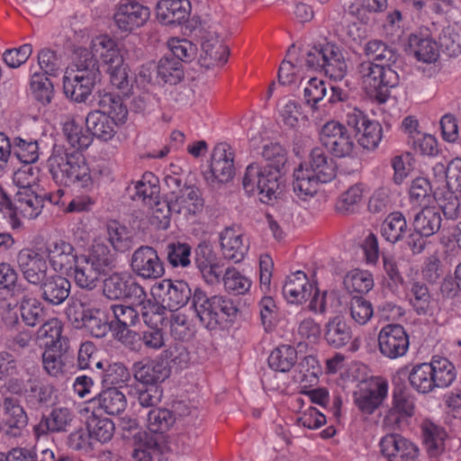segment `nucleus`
<instances>
[{
  "mask_svg": "<svg viewBox=\"0 0 461 461\" xmlns=\"http://www.w3.org/2000/svg\"><path fill=\"white\" fill-rule=\"evenodd\" d=\"M85 257L104 275L115 267V256L103 241L95 240L88 254Z\"/></svg>",
  "mask_w": 461,
  "mask_h": 461,
  "instance_id": "37998d69",
  "label": "nucleus"
},
{
  "mask_svg": "<svg viewBox=\"0 0 461 461\" xmlns=\"http://www.w3.org/2000/svg\"><path fill=\"white\" fill-rule=\"evenodd\" d=\"M343 284L349 293L365 294L372 289L374 281L369 273L355 270L345 276Z\"/></svg>",
  "mask_w": 461,
  "mask_h": 461,
  "instance_id": "e2e57ef3",
  "label": "nucleus"
},
{
  "mask_svg": "<svg viewBox=\"0 0 461 461\" xmlns=\"http://www.w3.org/2000/svg\"><path fill=\"white\" fill-rule=\"evenodd\" d=\"M438 50L449 57L461 54V37L451 26L445 27L438 37Z\"/></svg>",
  "mask_w": 461,
  "mask_h": 461,
  "instance_id": "69168bd1",
  "label": "nucleus"
},
{
  "mask_svg": "<svg viewBox=\"0 0 461 461\" xmlns=\"http://www.w3.org/2000/svg\"><path fill=\"white\" fill-rule=\"evenodd\" d=\"M423 444L429 456H439L445 448L447 432L445 429L430 421L422 424Z\"/></svg>",
  "mask_w": 461,
  "mask_h": 461,
  "instance_id": "4c0bfd02",
  "label": "nucleus"
},
{
  "mask_svg": "<svg viewBox=\"0 0 461 461\" xmlns=\"http://www.w3.org/2000/svg\"><path fill=\"white\" fill-rule=\"evenodd\" d=\"M39 338L46 339L45 348H54L59 352H67L68 339L62 336V324L58 318L45 321L38 330Z\"/></svg>",
  "mask_w": 461,
  "mask_h": 461,
  "instance_id": "72a5a7b5",
  "label": "nucleus"
},
{
  "mask_svg": "<svg viewBox=\"0 0 461 461\" xmlns=\"http://www.w3.org/2000/svg\"><path fill=\"white\" fill-rule=\"evenodd\" d=\"M13 181L19 188L14 195L16 213L22 222V219L34 220L42 212L45 202L58 203L54 194L46 192L39 184L28 180H23L14 175Z\"/></svg>",
  "mask_w": 461,
  "mask_h": 461,
  "instance_id": "39448f33",
  "label": "nucleus"
},
{
  "mask_svg": "<svg viewBox=\"0 0 461 461\" xmlns=\"http://www.w3.org/2000/svg\"><path fill=\"white\" fill-rule=\"evenodd\" d=\"M119 122L98 111L89 113L86 118V125L92 135L102 140H111L115 133V127Z\"/></svg>",
  "mask_w": 461,
  "mask_h": 461,
  "instance_id": "7c9ffc66",
  "label": "nucleus"
},
{
  "mask_svg": "<svg viewBox=\"0 0 461 461\" xmlns=\"http://www.w3.org/2000/svg\"><path fill=\"white\" fill-rule=\"evenodd\" d=\"M73 420V414L68 408L53 409L49 415H43L40 422L34 427L35 433L44 435L67 431Z\"/></svg>",
  "mask_w": 461,
  "mask_h": 461,
  "instance_id": "bb28decb",
  "label": "nucleus"
},
{
  "mask_svg": "<svg viewBox=\"0 0 461 461\" xmlns=\"http://www.w3.org/2000/svg\"><path fill=\"white\" fill-rule=\"evenodd\" d=\"M17 264L23 278L31 285H38L48 276L47 260L33 249H22L17 255Z\"/></svg>",
  "mask_w": 461,
  "mask_h": 461,
  "instance_id": "2eb2a0df",
  "label": "nucleus"
},
{
  "mask_svg": "<svg viewBox=\"0 0 461 461\" xmlns=\"http://www.w3.org/2000/svg\"><path fill=\"white\" fill-rule=\"evenodd\" d=\"M86 428L92 437L100 442L109 441L114 433V424L108 418L92 413L86 420Z\"/></svg>",
  "mask_w": 461,
  "mask_h": 461,
  "instance_id": "6e6d98bb",
  "label": "nucleus"
},
{
  "mask_svg": "<svg viewBox=\"0 0 461 461\" xmlns=\"http://www.w3.org/2000/svg\"><path fill=\"white\" fill-rule=\"evenodd\" d=\"M387 393L386 382L374 383L355 392L354 402L363 413L371 414L382 404Z\"/></svg>",
  "mask_w": 461,
  "mask_h": 461,
  "instance_id": "aec40b11",
  "label": "nucleus"
},
{
  "mask_svg": "<svg viewBox=\"0 0 461 461\" xmlns=\"http://www.w3.org/2000/svg\"><path fill=\"white\" fill-rule=\"evenodd\" d=\"M131 271L145 280H155L165 274L164 263L151 246H140L131 255Z\"/></svg>",
  "mask_w": 461,
  "mask_h": 461,
  "instance_id": "6e6552de",
  "label": "nucleus"
},
{
  "mask_svg": "<svg viewBox=\"0 0 461 461\" xmlns=\"http://www.w3.org/2000/svg\"><path fill=\"white\" fill-rule=\"evenodd\" d=\"M203 207L204 202L199 190L190 187L180 189V194L176 195L173 201L174 213L180 214L186 220L200 214Z\"/></svg>",
  "mask_w": 461,
  "mask_h": 461,
  "instance_id": "4be33fe9",
  "label": "nucleus"
},
{
  "mask_svg": "<svg viewBox=\"0 0 461 461\" xmlns=\"http://www.w3.org/2000/svg\"><path fill=\"white\" fill-rule=\"evenodd\" d=\"M415 398L403 384H397L393 392L392 407L384 417V424L393 429L401 428L414 414Z\"/></svg>",
  "mask_w": 461,
  "mask_h": 461,
  "instance_id": "9d476101",
  "label": "nucleus"
},
{
  "mask_svg": "<svg viewBox=\"0 0 461 461\" xmlns=\"http://www.w3.org/2000/svg\"><path fill=\"white\" fill-rule=\"evenodd\" d=\"M72 268H74L76 285L87 291L94 290L97 286L100 275H104L95 266H92L85 255L78 257Z\"/></svg>",
  "mask_w": 461,
  "mask_h": 461,
  "instance_id": "c756f323",
  "label": "nucleus"
},
{
  "mask_svg": "<svg viewBox=\"0 0 461 461\" xmlns=\"http://www.w3.org/2000/svg\"><path fill=\"white\" fill-rule=\"evenodd\" d=\"M407 230V222L400 212L390 213L381 226V234L391 243L400 240Z\"/></svg>",
  "mask_w": 461,
  "mask_h": 461,
  "instance_id": "49530a36",
  "label": "nucleus"
},
{
  "mask_svg": "<svg viewBox=\"0 0 461 461\" xmlns=\"http://www.w3.org/2000/svg\"><path fill=\"white\" fill-rule=\"evenodd\" d=\"M409 337L400 324H388L378 335L380 353L390 359H395L406 354L409 348Z\"/></svg>",
  "mask_w": 461,
  "mask_h": 461,
  "instance_id": "9b49d317",
  "label": "nucleus"
},
{
  "mask_svg": "<svg viewBox=\"0 0 461 461\" xmlns=\"http://www.w3.org/2000/svg\"><path fill=\"white\" fill-rule=\"evenodd\" d=\"M38 64L44 76L58 77L64 66L59 54L50 49H42L38 53Z\"/></svg>",
  "mask_w": 461,
  "mask_h": 461,
  "instance_id": "bf43d9fd",
  "label": "nucleus"
},
{
  "mask_svg": "<svg viewBox=\"0 0 461 461\" xmlns=\"http://www.w3.org/2000/svg\"><path fill=\"white\" fill-rule=\"evenodd\" d=\"M409 45L411 51L420 61L432 63L438 57V45L429 37L412 34L409 39Z\"/></svg>",
  "mask_w": 461,
  "mask_h": 461,
  "instance_id": "ea45409f",
  "label": "nucleus"
},
{
  "mask_svg": "<svg viewBox=\"0 0 461 461\" xmlns=\"http://www.w3.org/2000/svg\"><path fill=\"white\" fill-rule=\"evenodd\" d=\"M312 285L303 271H297L286 277L283 285V295L290 303H303L312 294Z\"/></svg>",
  "mask_w": 461,
  "mask_h": 461,
  "instance_id": "a878e982",
  "label": "nucleus"
},
{
  "mask_svg": "<svg viewBox=\"0 0 461 461\" xmlns=\"http://www.w3.org/2000/svg\"><path fill=\"white\" fill-rule=\"evenodd\" d=\"M75 67V71L64 76L63 90L67 97L82 103L92 93L99 77V67L97 60L86 49L77 51Z\"/></svg>",
  "mask_w": 461,
  "mask_h": 461,
  "instance_id": "f257e3e1",
  "label": "nucleus"
},
{
  "mask_svg": "<svg viewBox=\"0 0 461 461\" xmlns=\"http://www.w3.org/2000/svg\"><path fill=\"white\" fill-rule=\"evenodd\" d=\"M103 294L110 300H125L132 303L141 302L147 294L144 288L135 280L113 273L103 282Z\"/></svg>",
  "mask_w": 461,
  "mask_h": 461,
  "instance_id": "0eeeda50",
  "label": "nucleus"
},
{
  "mask_svg": "<svg viewBox=\"0 0 461 461\" xmlns=\"http://www.w3.org/2000/svg\"><path fill=\"white\" fill-rule=\"evenodd\" d=\"M356 135L364 149H372L377 147L382 139V127L378 122L368 120Z\"/></svg>",
  "mask_w": 461,
  "mask_h": 461,
  "instance_id": "0e129e2a",
  "label": "nucleus"
},
{
  "mask_svg": "<svg viewBox=\"0 0 461 461\" xmlns=\"http://www.w3.org/2000/svg\"><path fill=\"white\" fill-rule=\"evenodd\" d=\"M351 338V329L342 316H334L326 323L325 339L333 348H339L347 345Z\"/></svg>",
  "mask_w": 461,
  "mask_h": 461,
  "instance_id": "c9c22d12",
  "label": "nucleus"
},
{
  "mask_svg": "<svg viewBox=\"0 0 461 461\" xmlns=\"http://www.w3.org/2000/svg\"><path fill=\"white\" fill-rule=\"evenodd\" d=\"M308 68L323 71L335 80H341L348 72V65L342 50L331 42L314 45L305 53Z\"/></svg>",
  "mask_w": 461,
  "mask_h": 461,
  "instance_id": "423d86ee",
  "label": "nucleus"
},
{
  "mask_svg": "<svg viewBox=\"0 0 461 461\" xmlns=\"http://www.w3.org/2000/svg\"><path fill=\"white\" fill-rule=\"evenodd\" d=\"M202 51L204 60L208 59V65L224 64L227 61L229 50L221 43L218 37L209 36L202 42Z\"/></svg>",
  "mask_w": 461,
  "mask_h": 461,
  "instance_id": "864d4df0",
  "label": "nucleus"
},
{
  "mask_svg": "<svg viewBox=\"0 0 461 461\" xmlns=\"http://www.w3.org/2000/svg\"><path fill=\"white\" fill-rule=\"evenodd\" d=\"M396 68L364 60L357 64L356 74L368 95L379 104H384L390 95V90L399 84Z\"/></svg>",
  "mask_w": 461,
  "mask_h": 461,
  "instance_id": "7ed1b4c3",
  "label": "nucleus"
},
{
  "mask_svg": "<svg viewBox=\"0 0 461 461\" xmlns=\"http://www.w3.org/2000/svg\"><path fill=\"white\" fill-rule=\"evenodd\" d=\"M55 388L49 384L29 380V389L24 392V401L29 409L40 410L52 402Z\"/></svg>",
  "mask_w": 461,
  "mask_h": 461,
  "instance_id": "2f4dec72",
  "label": "nucleus"
},
{
  "mask_svg": "<svg viewBox=\"0 0 461 461\" xmlns=\"http://www.w3.org/2000/svg\"><path fill=\"white\" fill-rule=\"evenodd\" d=\"M93 56H99L106 68H116L124 64L121 50L117 42L107 35L96 37L92 41Z\"/></svg>",
  "mask_w": 461,
  "mask_h": 461,
  "instance_id": "b1692460",
  "label": "nucleus"
},
{
  "mask_svg": "<svg viewBox=\"0 0 461 461\" xmlns=\"http://www.w3.org/2000/svg\"><path fill=\"white\" fill-rule=\"evenodd\" d=\"M335 175H297L293 181V189L303 200L317 194L320 184L331 182Z\"/></svg>",
  "mask_w": 461,
  "mask_h": 461,
  "instance_id": "e433bc0d",
  "label": "nucleus"
},
{
  "mask_svg": "<svg viewBox=\"0 0 461 461\" xmlns=\"http://www.w3.org/2000/svg\"><path fill=\"white\" fill-rule=\"evenodd\" d=\"M45 253L53 269L60 272L72 269L79 257L75 254L74 247L62 240L48 243Z\"/></svg>",
  "mask_w": 461,
  "mask_h": 461,
  "instance_id": "412c9836",
  "label": "nucleus"
},
{
  "mask_svg": "<svg viewBox=\"0 0 461 461\" xmlns=\"http://www.w3.org/2000/svg\"><path fill=\"white\" fill-rule=\"evenodd\" d=\"M364 52L366 56H371L375 60L380 61L382 65L399 68L402 64L400 55L393 48L378 40L366 43Z\"/></svg>",
  "mask_w": 461,
  "mask_h": 461,
  "instance_id": "a19ab883",
  "label": "nucleus"
},
{
  "mask_svg": "<svg viewBox=\"0 0 461 461\" xmlns=\"http://www.w3.org/2000/svg\"><path fill=\"white\" fill-rule=\"evenodd\" d=\"M63 131L68 142L77 150L87 149L93 141V137L87 128L84 129L74 120L64 123Z\"/></svg>",
  "mask_w": 461,
  "mask_h": 461,
  "instance_id": "09e8293b",
  "label": "nucleus"
},
{
  "mask_svg": "<svg viewBox=\"0 0 461 461\" xmlns=\"http://www.w3.org/2000/svg\"><path fill=\"white\" fill-rule=\"evenodd\" d=\"M99 113L109 115L119 123H123L127 118L128 110L122 98L112 93H104L99 95Z\"/></svg>",
  "mask_w": 461,
  "mask_h": 461,
  "instance_id": "c03bdc74",
  "label": "nucleus"
},
{
  "mask_svg": "<svg viewBox=\"0 0 461 461\" xmlns=\"http://www.w3.org/2000/svg\"><path fill=\"white\" fill-rule=\"evenodd\" d=\"M154 288L157 295L170 310L185 306L193 296L188 284L183 280L164 279Z\"/></svg>",
  "mask_w": 461,
  "mask_h": 461,
  "instance_id": "dca6fc26",
  "label": "nucleus"
},
{
  "mask_svg": "<svg viewBox=\"0 0 461 461\" xmlns=\"http://www.w3.org/2000/svg\"><path fill=\"white\" fill-rule=\"evenodd\" d=\"M199 321L208 330H215L223 321H232L238 308L232 301L221 295L209 296L201 288H195L190 301Z\"/></svg>",
  "mask_w": 461,
  "mask_h": 461,
  "instance_id": "f03ea898",
  "label": "nucleus"
},
{
  "mask_svg": "<svg viewBox=\"0 0 461 461\" xmlns=\"http://www.w3.org/2000/svg\"><path fill=\"white\" fill-rule=\"evenodd\" d=\"M320 140L329 151L339 158L349 155L354 147L346 127L335 121L329 122L322 127Z\"/></svg>",
  "mask_w": 461,
  "mask_h": 461,
  "instance_id": "f8f14e48",
  "label": "nucleus"
},
{
  "mask_svg": "<svg viewBox=\"0 0 461 461\" xmlns=\"http://www.w3.org/2000/svg\"><path fill=\"white\" fill-rule=\"evenodd\" d=\"M93 56H99L106 68H116L124 64L121 50L117 42L107 35L96 37L92 41Z\"/></svg>",
  "mask_w": 461,
  "mask_h": 461,
  "instance_id": "393cba45",
  "label": "nucleus"
},
{
  "mask_svg": "<svg viewBox=\"0 0 461 461\" xmlns=\"http://www.w3.org/2000/svg\"><path fill=\"white\" fill-rule=\"evenodd\" d=\"M297 360L296 349L288 345L275 348L268 357L269 366L278 372L285 373L294 366Z\"/></svg>",
  "mask_w": 461,
  "mask_h": 461,
  "instance_id": "a18cd8bd",
  "label": "nucleus"
},
{
  "mask_svg": "<svg viewBox=\"0 0 461 461\" xmlns=\"http://www.w3.org/2000/svg\"><path fill=\"white\" fill-rule=\"evenodd\" d=\"M220 241L221 255L229 261L239 263L248 252L249 245L243 243L242 235L231 228H226L220 233Z\"/></svg>",
  "mask_w": 461,
  "mask_h": 461,
  "instance_id": "cd10ccee",
  "label": "nucleus"
},
{
  "mask_svg": "<svg viewBox=\"0 0 461 461\" xmlns=\"http://www.w3.org/2000/svg\"><path fill=\"white\" fill-rule=\"evenodd\" d=\"M184 77L182 63L174 58L164 57L157 66V78L164 83L176 85Z\"/></svg>",
  "mask_w": 461,
  "mask_h": 461,
  "instance_id": "3c124183",
  "label": "nucleus"
},
{
  "mask_svg": "<svg viewBox=\"0 0 461 461\" xmlns=\"http://www.w3.org/2000/svg\"><path fill=\"white\" fill-rule=\"evenodd\" d=\"M379 445L387 461H416L418 457V447L400 434L385 435Z\"/></svg>",
  "mask_w": 461,
  "mask_h": 461,
  "instance_id": "4468645a",
  "label": "nucleus"
},
{
  "mask_svg": "<svg viewBox=\"0 0 461 461\" xmlns=\"http://www.w3.org/2000/svg\"><path fill=\"white\" fill-rule=\"evenodd\" d=\"M4 423L7 427L6 433L18 437L28 425V415L22 406L20 400L12 396L5 397L2 401Z\"/></svg>",
  "mask_w": 461,
  "mask_h": 461,
  "instance_id": "6ab92c4d",
  "label": "nucleus"
},
{
  "mask_svg": "<svg viewBox=\"0 0 461 461\" xmlns=\"http://www.w3.org/2000/svg\"><path fill=\"white\" fill-rule=\"evenodd\" d=\"M132 373L142 385L158 384L170 375V366L163 359H144L133 364Z\"/></svg>",
  "mask_w": 461,
  "mask_h": 461,
  "instance_id": "a211bd4d",
  "label": "nucleus"
},
{
  "mask_svg": "<svg viewBox=\"0 0 461 461\" xmlns=\"http://www.w3.org/2000/svg\"><path fill=\"white\" fill-rule=\"evenodd\" d=\"M9 461H56L50 449L38 451L35 447H15L9 452ZM59 461H73L68 456L60 457Z\"/></svg>",
  "mask_w": 461,
  "mask_h": 461,
  "instance_id": "603ef678",
  "label": "nucleus"
},
{
  "mask_svg": "<svg viewBox=\"0 0 461 461\" xmlns=\"http://www.w3.org/2000/svg\"><path fill=\"white\" fill-rule=\"evenodd\" d=\"M149 14V9L136 0H120L114 21L122 31L131 32L144 25Z\"/></svg>",
  "mask_w": 461,
  "mask_h": 461,
  "instance_id": "ddd939ff",
  "label": "nucleus"
},
{
  "mask_svg": "<svg viewBox=\"0 0 461 461\" xmlns=\"http://www.w3.org/2000/svg\"><path fill=\"white\" fill-rule=\"evenodd\" d=\"M31 90L34 98L42 104H50L54 96L52 82L41 72L32 75Z\"/></svg>",
  "mask_w": 461,
  "mask_h": 461,
  "instance_id": "4d7b16f0",
  "label": "nucleus"
},
{
  "mask_svg": "<svg viewBox=\"0 0 461 461\" xmlns=\"http://www.w3.org/2000/svg\"><path fill=\"white\" fill-rule=\"evenodd\" d=\"M262 156L267 161V167H269V172L274 170L280 173L285 168L286 163V151L279 143H269L264 146Z\"/></svg>",
  "mask_w": 461,
  "mask_h": 461,
  "instance_id": "13d9d810",
  "label": "nucleus"
},
{
  "mask_svg": "<svg viewBox=\"0 0 461 461\" xmlns=\"http://www.w3.org/2000/svg\"><path fill=\"white\" fill-rule=\"evenodd\" d=\"M455 378V367L447 358L415 365L408 375L411 386L423 394L449 386Z\"/></svg>",
  "mask_w": 461,
  "mask_h": 461,
  "instance_id": "20e7f679",
  "label": "nucleus"
},
{
  "mask_svg": "<svg viewBox=\"0 0 461 461\" xmlns=\"http://www.w3.org/2000/svg\"><path fill=\"white\" fill-rule=\"evenodd\" d=\"M413 229L425 237L437 233L442 226L439 209L434 206L423 207L413 219Z\"/></svg>",
  "mask_w": 461,
  "mask_h": 461,
  "instance_id": "f704fd0d",
  "label": "nucleus"
},
{
  "mask_svg": "<svg viewBox=\"0 0 461 461\" xmlns=\"http://www.w3.org/2000/svg\"><path fill=\"white\" fill-rule=\"evenodd\" d=\"M93 401L109 415H118L127 405L125 395L116 387L102 391Z\"/></svg>",
  "mask_w": 461,
  "mask_h": 461,
  "instance_id": "58836bf2",
  "label": "nucleus"
},
{
  "mask_svg": "<svg viewBox=\"0 0 461 461\" xmlns=\"http://www.w3.org/2000/svg\"><path fill=\"white\" fill-rule=\"evenodd\" d=\"M166 252L167 261L175 267H185L191 263V247L187 243L171 242L167 245Z\"/></svg>",
  "mask_w": 461,
  "mask_h": 461,
  "instance_id": "338daca9",
  "label": "nucleus"
},
{
  "mask_svg": "<svg viewBox=\"0 0 461 461\" xmlns=\"http://www.w3.org/2000/svg\"><path fill=\"white\" fill-rule=\"evenodd\" d=\"M221 281L223 282L225 290L233 294H244L251 285L250 280L234 267H228L224 275L221 276Z\"/></svg>",
  "mask_w": 461,
  "mask_h": 461,
  "instance_id": "052dcab7",
  "label": "nucleus"
},
{
  "mask_svg": "<svg viewBox=\"0 0 461 461\" xmlns=\"http://www.w3.org/2000/svg\"><path fill=\"white\" fill-rule=\"evenodd\" d=\"M107 240L115 251L123 253L132 248V239L126 227L117 221H108L106 224Z\"/></svg>",
  "mask_w": 461,
  "mask_h": 461,
  "instance_id": "8fccbe9b",
  "label": "nucleus"
},
{
  "mask_svg": "<svg viewBox=\"0 0 461 461\" xmlns=\"http://www.w3.org/2000/svg\"><path fill=\"white\" fill-rule=\"evenodd\" d=\"M115 321L113 322V329H128L136 325L140 321V313L132 306L116 304L111 306Z\"/></svg>",
  "mask_w": 461,
  "mask_h": 461,
  "instance_id": "680f3d73",
  "label": "nucleus"
},
{
  "mask_svg": "<svg viewBox=\"0 0 461 461\" xmlns=\"http://www.w3.org/2000/svg\"><path fill=\"white\" fill-rule=\"evenodd\" d=\"M23 321L27 326L34 327L44 321L45 310L41 302L24 293L19 303Z\"/></svg>",
  "mask_w": 461,
  "mask_h": 461,
  "instance_id": "79ce46f5",
  "label": "nucleus"
},
{
  "mask_svg": "<svg viewBox=\"0 0 461 461\" xmlns=\"http://www.w3.org/2000/svg\"><path fill=\"white\" fill-rule=\"evenodd\" d=\"M137 401L142 408L154 409L161 402L163 390L159 384L142 385L136 390Z\"/></svg>",
  "mask_w": 461,
  "mask_h": 461,
  "instance_id": "774afa93",
  "label": "nucleus"
},
{
  "mask_svg": "<svg viewBox=\"0 0 461 461\" xmlns=\"http://www.w3.org/2000/svg\"><path fill=\"white\" fill-rule=\"evenodd\" d=\"M194 263L203 279L209 285L221 283V258L209 241L200 242L194 250Z\"/></svg>",
  "mask_w": 461,
  "mask_h": 461,
  "instance_id": "1a4fd4ad",
  "label": "nucleus"
},
{
  "mask_svg": "<svg viewBox=\"0 0 461 461\" xmlns=\"http://www.w3.org/2000/svg\"><path fill=\"white\" fill-rule=\"evenodd\" d=\"M39 287L40 298L49 306H59L64 303L71 293V282L62 275L48 276Z\"/></svg>",
  "mask_w": 461,
  "mask_h": 461,
  "instance_id": "f3484780",
  "label": "nucleus"
},
{
  "mask_svg": "<svg viewBox=\"0 0 461 461\" xmlns=\"http://www.w3.org/2000/svg\"><path fill=\"white\" fill-rule=\"evenodd\" d=\"M113 322L109 323L104 314L99 309H89L82 328L93 337L102 339L109 330L113 331Z\"/></svg>",
  "mask_w": 461,
  "mask_h": 461,
  "instance_id": "5fc2aeb1",
  "label": "nucleus"
},
{
  "mask_svg": "<svg viewBox=\"0 0 461 461\" xmlns=\"http://www.w3.org/2000/svg\"><path fill=\"white\" fill-rule=\"evenodd\" d=\"M190 11L188 0H159L156 7L157 19L164 25L179 24Z\"/></svg>",
  "mask_w": 461,
  "mask_h": 461,
  "instance_id": "5701e85b",
  "label": "nucleus"
},
{
  "mask_svg": "<svg viewBox=\"0 0 461 461\" xmlns=\"http://www.w3.org/2000/svg\"><path fill=\"white\" fill-rule=\"evenodd\" d=\"M211 173H232L240 170L234 163V149L226 142L217 143L212 149L210 163Z\"/></svg>",
  "mask_w": 461,
  "mask_h": 461,
  "instance_id": "473e14b6",
  "label": "nucleus"
},
{
  "mask_svg": "<svg viewBox=\"0 0 461 461\" xmlns=\"http://www.w3.org/2000/svg\"><path fill=\"white\" fill-rule=\"evenodd\" d=\"M147 427L153 433L167 431L176 422L173 411L166 408L150 409L146 413Z\"/></svg>",
  "mask_w": 461,
  "mask_h": 461,
  "instance_id": "de8ad7c7",
  "label": "nucleus"
},
{
  "mask_svg": "<svg viewBox=\"0 0 461 461\" xmlns=\"http://www.w3.org/2000/svg\"><path fill=\"white\" fill-rule=\"evenodd\" d=\"M50 173H77L86 169V162L78 152L53 153L47 161Z\"/></svg>",
  "mask_w": 461,
  "mask_h": 461,
  "instance_id": "c85d7f7f",
  "label": "nucleus"
}]
</instances>
